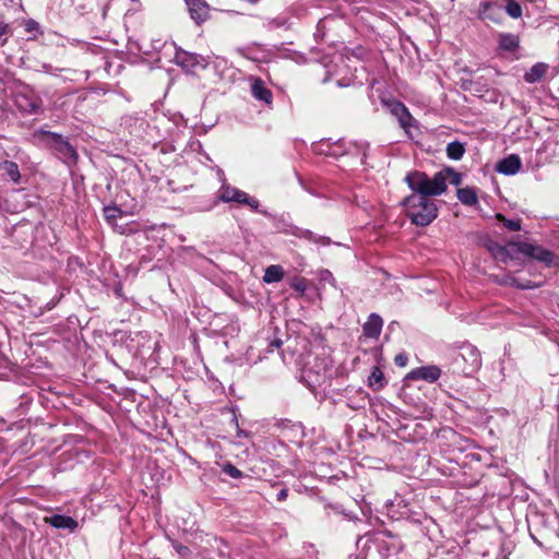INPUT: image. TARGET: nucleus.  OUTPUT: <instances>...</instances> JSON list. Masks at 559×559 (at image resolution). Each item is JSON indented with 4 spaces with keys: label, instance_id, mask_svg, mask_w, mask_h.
<instances>
[{
    "label": "nucleus",
    "instance_id": "nucleus-1",
    "mask_svg": "<svg viewBox=\"0 0 559 559\" xmlns=\"http://www.w3.org/2000/svg\"><path fill=\"white\" fill-rule=\"evenodd\" d=\"M402 205L405 207L407 217L414 225L427 226L438 215V207L431 199H424L418 194H411L406 197Z\"/></svg>",
    "mask_w": 559,
    "mask_h": 559
},
{
    "label": "nucleus",
    "instance_id": "nucleus-2",
    "mask_svg": "<svg viewBox=\"0 0 559 559\" xmlns=\"http://www.w3.org/2000/svg\"><path fill=\"white\" fill-rule=\"evenodd\" d=\"M300 378L311 391L325 385L332 378L331 360L319 356L312 360L309 358L301 369Z\"/></svg>",
    "mask_w": 559,
    "mask_h": 559
},
{
    "label": "nucleus",
    "instance_id": "nucleus-3",
    "mask_svg": "<svg viewBox=\"0 0 559 559\" xmlns=\"http://www.w3.org/2000/svg\"><path fill=\"white\" fill-rule=\"evenodd\" d=\"M217 200L224 203H238L250 207L253 212L260 213L266 217H271V213L260 206V202L254 197L249 195L247 192L227 185L225 181L222 183L217 191Z\"/></svg>",
    "mask_w": 559,
    "mask_h": 559
},
{
    "label": "nucleus",
    "instance_id": "nucleus-4",
    "mask_svg": "<svg viewBox=\"0 0 559 559\" xmlns=\"http://www.w3.org/2000/svg\"><path fill=\"white\" fill-rule=\"evenodd\" d=\"M448 177H405V181L413 190L412 194L421 195L424 199L441 195L447 190Z\"/></svg>",
    "mask_w": 559,
    "mask_h": 559
},
{
    "label": "nucleus",
    "instance_id": "nucleus-5",
    "mask_svg": "<svg viewBox=\"0 0 559 559\" xmlns=\"http://www.w3.org/2000/svg\"><path fill=\"white\" fill-rule=\"evenodd\" d=\"M43 139L63 163L68 165L76 163L78 153L67 138L56 132L44 131Z\"/></svg>",
    "mask_w": 559,
    "mask_h": 559
},
{
    "label": "nucleus",
    "instance_id": "nucleus-6",
    "mask_svg": "<svg viewBox=\"0 0 559 559\" xmlns=\"http://www.w3.org/2000/svg\"><path fill=\"white\" fill-rule=\"evenodd\" d=\"M454 365L465 376L473 374L481 366V358L478 349L471 344L463 345L454 358Z\"/></svg>",
    "mask_w": 559,
    "mask_h": 559
},
{
    "label": "nucleus",
    "instance_id": "nucleus-7",
    "mask_svg": "<svg viewBox=\"0 0 559 559\" xmlns=\"http://www.w3.org/2000/svg\"><path fill=\"white\" fill-rule=\"evenodd\" d=\"M516 251L536 261L544 263L546 266H557L559 264L558 257L550 250L526 241H519L512 245Z\"/></svg>",
    "mask_w": 559,
    "mask_h": 559
},
{
    "label": "nucleus",
    "instance_id": "nucleus-8",
    "mask_svg": "<svg viewBox=\"0 0 559 559\" xmlns=\"http://www.w3.org/2000/svg\"><path fill=\"white\" fill-rule=\"evenodd\" d=\"M381 103L399 120L400 127L407 132L415 121L408 108L394 98H382Z\"/></svg>",
    "mask_w": 559,
    "mask_h": 559
},
{
    "label": "nucleus",
    "instance_id": "nucleus-9",
    "mask_svg": "<svg viewBox=\"0 0 559 559\" xmlns=\"http://www.w3.org/2000/svg\"><path fill=\"white\" fill-rule=\"evenodd\" d=\"M103 211L106 223L110 225L115 231L121 235L133 231V228L130 226V224H119V221L122 219L126 215L120 207L117 205H107L104 206Z\"/></svg>",
    "mask_w": 559,
    "mask_h": 559
},
{
    "label": "nucleus",
    "instance_id": "nucleus-10",
    "mask_svg": "<svg viewBox=\"0 0 559 559\" xmlns=\"http://www.w3.org/2000/svg\"><path fill=\"white\" fill-rule=\"evenodd\" d=\"M15 105L24 114H37L41 107V99L32 91L20 92L15 95Z\"/></svg>",
    "mask_w": 559,
    "mask_h": 559
},
{
    "label": "nucleus",
    "instance_id": "nucleus-11",
    "mask_svg": "<svg viewBox=\"0 0 559 559\" xmlns=\"http://www.w3.org/2000/svg\"><path fill=\"white\" fill-rule=\"evenodd\" d=\"M379 548L386 556H392L401 552L404 545L399 536L389 531H384L381 533V538L379 539Z\"/></svg>",
    "mask_w": 559,
    "mask_h": 559
},
{
    "label": "nucleus",
    "instance_id": "nucleus-12",
    "mask_svg": "<svg viewBox=\"0 0 559 559\" xmlns=\"http://www.w3.org/2000/svg\"><path fill=\"white\" fill-rule=\"evenodd\" d=\"M440 376L441 369L438 366L429 365L413 369L409 372L408 378L413 380H425L427 382L433 383L440 378Z\"/></svg>",
    "mask_w": 559,
    "mask_h": 559
},
{
    "label": "nucleus",
    "instance_id": "nucleus-13",
    "mask_svg": "<svg viewBox=\"0 0 559 559\" xmlns=\"http://www.w3.org/2000/svg\"><path fill=\"white\" fill-rule=\"evenodd\" d=\"M522 167V160L519 155L510 154L509 156L499 160L496 165V170L501 175H516Z\"/></svg>",
    "mask_w": 559,
    "mask_h": 559
},
{
    "label": "nucleus",
    "instance_id": "nucleus-14",
    "mask_svg": "<svg viewBox=\"0 0 559 559\" xmlns=\"http://www.w3.org/2000/svg\"><path fill=\"white\" fill-rule=\"evenodd\" d=\"M45 522L58 530H68L69 532H74L79 523L75 519L64 514H53L51 516L45 518Z\"/></svg>",
    "mask_w": 559,
    "mask_h": 559
},
{
    "label": "nucleus",
    "instance_id": "nucleus-15",
    "mask_svg": "<svg viewBox=\"0 0 559 559\" xmlns=\"http://www.w3.org/2000/svg\"><path fill=\"white\" fill-rule=\"evenodd\" d=\"M190 16L197 24H201L209 17V5L203 0H186Z\"/></svg>",
    "mask_w": 559,
    "mask_h": 559
},
{
    "label": "nucleus",
    "instance_id": "nucleus-16",
    "mask_svg": "<svg viewBox=\"0 0 559 559\" xmlns=\"http://www.w3.org/2000/svg\"><path fill=\"white\" fill-rule=\"evenodd\" d=\"M251 94L257 100L265 105H271L273 102L271 90L265 86V83L260 78L252 79Z\"/></svg>",
    "mask_w": 559,
    "mask_h": 559
},
{
    "label": "nucleus",
    "instance_id": "nucleus-17",
    "mask_svg": "<svg viewBox=\"0 0 559 559\" xmlns=\"http://www.w3.org/2000/svg\"><path fill=\"white\" fill-rule=\"evenodd\" d=\"M382 326V318L377 313H371L362 325L364 335L369 338H378L381 334Z\"/></svg>",
    "mask_w": 559,
    "mask_h": 559
},
{
    "label": "nucleus",
    "instance_id": "nucleus-18",
    "mask_svg": "<svg viewBox=\"0 0 559 559\" xmlns=\"http://www.w3.org/2000/svg\"><path fill=\"white\" fill-rule=\"evenodd\" d=\"M174 59L178 66L191 69L200 63L201 56L177 48Z\"/></svg>",
    "mask_w": 559,
    "mask_h": 559
},
{
    "label": "nucleus",
    "instance_id": "nucleus-19",
    "mask_svg": "<svg viewBox=\"0 0 559 559\" xmlns=\"http://www.w3.org/2000/svg\"><path fill=\"white\" fill-rule=\"evenodd\" d=\"M456 197L461 203L467 206H474L478 203L477 190L475 188H457Z\"/></svg>",
    "mask_w": 559,
    "mask_h": 559
},
{
    "label": "nucleus",
    "instance_id": "nucleus-20",
    "mask_svg": "<svg viewBox=\"0 0 559 559\" xmlns=\"http://www.w3.org/2000/svg\"><path fill=\"white\" fill-rule=\"evenodd\" d=\"M548 66L546 63L537 62L528 71L525 72L524 80L527 83L539 82L546 74Z\"/></svg>",
    "mask_w": 559,
    "mask_h": 559
},
{
    "label": "nucleus",
    "instance_id": "nucleus-21",
    "mask_svg": "<svg viewBox=\"0 0 559 559\" xmlns=\"http://www.w3.org/2000/svg\"><path fill=\"white\" fill-rule=\"evenodd\" d=\"M293 235L298 238H305L309 241L321 243L323 246H326L330 243V239L325 236H317L314 233H312L309 229H304L299 227H295L293 230Z\"/></svg>",
    "mask_w": 559,
    "mask_h": 559
},
{
    "label": "nucleus",
    "instance_id": "nucleus-22",
    "mask_svg": "<svg viewBox=\"0 0 559 559\" xmlns=\"http://www.w3.org/2000/svg\"><path fill=\"white\" fill-rule=\"evenodd\" d=\"M520 46V39L514 34H500L499 36V47L502 50L513 52L515 51Z\"/></svg>",
    "mask_w": 559,
    "mask_h": 559
},
{
    "label": "nucleus",
    "instance_id": "nucleus-23",
    "mask_svg": "<svg viewBox=\"0 0 559 559\" xmlns=\"http://www.w3.org/2000/svg\"><path fill=\"white\" fill-rule=\"evenodd\" d=\"M283 277H284L283 267L281 265L273 264L265 269L264 275H263V281L269 284L277 283V282L282 281Z\"/></svg>",
    "mask_w": 559,
    "mask_h": 559
},
{
    "label": "nucleus",
    "instance_id": "nucleus-24",
    "mask_svg": "<svg viewBox=\"0 0 559 559\" xmlns=\"http://www.w3.org/2000/svg\"><path fill=\"white\" fill-rule=\"evenodd\" d=\"M369 386L374 390L382 389L385 384L384 374L379 367H373L368 378Z\"/></svg>",
    "mask_w": 559,
    "mask_h": 559
},
{
    "label": "nucleus",
    "instance_id": "nucleus-25",
    "mask_svg": "<svg viewBox=\"0 0 559 559\" xmlns=\"http://www.w3.org/2000/svg\"><path fill=\"white\" fill-rule=\"evenodd\" d=\"M156 183L160 187V189H167L170 192H181L187 189V186L180 187L175 183V180L169 179V177H155Z\"/></svg>",
    "mask_w": 559,
    "mask_h": 559
},
{
    "label": "nucleus",
    "instance_id": "nucleus-26",
    "mask_svg": "<svg viewBox=\"0 0 559 559\" xmlns=\"http://www.w3.org/2000/svg\"><path fill=\"white\" fill-rule=\"evenodd\" d=\"M465 153V148L462 143L454 141L447 145V155L454 160H459Z\"/></svg>",
    "mask_w": 559,
    "mask_h": 559
},
{
    "label": "nucleus",
    "instance_id": "nucleus-27",
    "mask_svg": "<svg viewBox=\"0 0 559 559\" xmlns=\"http://www.w3.org/2000/svg\"><path fill=\"white\" fill-rule=\"evenodd\" d=\"M493 258L497 261L506 263L508 260L512 259V255L510 253V250L508 247L496 245L490 248Z\"/></svg>",
    "mask_w": 559,
    "mask_h": 559
},
{
    "label": "nucleus",
    "instance_id": "nucleus-28",
    "mask_svg": "<svg viewBox=\"0 0 559 559\" xmlns=\"http://www.w3.org/2000/svg\"><path fill=\"white\" fill-rule=\"evenodd\" d=\"M1 175H20L17 165L11 160H4L0 163Z\"/></svg>",
    "mask_w": 559,
    "mask_h": 559
},
{
    "label": "nucleus",
    "instance_id": "nucleus-29",
    "mask_svg": "<svg viewBox=\"0 0 559 559\" xmlns=\"http://www.w3.org/2000/svg\"><path fill=\"white\" fill-rule=\"evenodd\" d=\"M506 12L511 17L519 19L522 15V8L516 1L510 0L506 5Z\"/></svg>",
    "mask_w": 559,
    "mask_h": 559
},
{
    "label": "nucleus",
    "instance_id": "nucleus-30",
    "mask_svg": "<svg viewBox=\"0 0 559 559\" xmlns=\"http://www.w3.org/2000/svg\"><path fill=\"white\" fill-rule=\"evenodd\" d=\"M497 218L503 223V226L512 231L521 230V221L520 219H509L506 218L503 215L498 214Z\"/></svg>",
    "mask_w": 559,
    "mask_h": 559
},
{
    "label": "nucleus",
    "instance_id": "nucleus-31",
    "mask_svg": "<svg viewBox=\"0 0 559 559\" xmlns=\"http://www.w3.org/2000/svg\"><path fill=\"white\" fill-rule=\"evenodd\" d=\"M318 278L321 283H329L331 286L336 287L335 277L333 276L332 272L326 269L319 271Z\"/></svg>",
    "mask_w": 559,
    "mask_h": 559
},
{
    "label": "nucleus",
    "instance_id": "nucleus-32",
    "mask_svg": "<svg viewBox=\"0 0 559 559\" xmlns=\"http://www.w3.org/2000/svg\"><path fill=\"white\" fill-rule=\"evenodd\" d=\"M329 148H331L330 156L333 157L343 156L346 153L345 143L342 141H337L334 143L330 142Z\"/></svg>",
    "mask_w": 559,
    "mask_h": 559
},
{
    "label": "nucleus",
    "instance_id": "nucleus-33",
    "mask_svg": "<svg viewBox=\"0 0 559 559\" xmlns=\"http://www.w3.org/2000/svg\"><path fill=\"white\" fill-rule=\"evenodd\" d=\"M223 472L235 479L241 478L243 476V473L231 463L224 464Z\"/></svg>",
    "mask_w": 559,
    "mask_h": 559
},
{
    "label": "nucleus",
    "instance_id": "nucleus-34",
    "mask_svg": "<svg viewBox=\"0 0 559 559\" xmlns=\"http://www.w3.org/2000/svg\"><path fill=\"white\" fill-rule=\"evenodd\" d=\"M170 542H171L173 548L176 550V552L178 554L180 559H186L187 557L190 556L191 550L189 547H187L180 543H177L176 540H170Z\"/></svg>",
    "mask_w": 559,
    "mask_h": 559
},
{
    "label": "nucleus",
    "instance_id": "nucleus-35",
    "mask_svg": "<svg viewBox=\"0 0 559 559\" xmlns=\"http://www.w3.org/2000/svg\"><path fill=\"white\" fill-rule=\"evenodd\" d=\"M495 7H497L496 3L488 2V1L481 2L479 5V16L481 19H491L489 11Z\"/></svg>",
    "mask_w": 559,
    "mask_h": 559
},
{
    "label": "nucleus",
    "instance_id": "nucleus-36",
    "mask_svg": "<svg viewBox=\"0 0 559 559\" xmlns=\"http://www.w3.org/2000/svg\"><path fill=\"white\" fill-rule=\"evenodd\" d=\"M297 178H298V182H299V185H300V186H301L306 191H308L310 194H313V195H320V193H319L317 190H314V189L312 188V186L310 185V181H311L310 179H311V177H302V176H299V177H297Z\"/></svg>",
    "mask_w": 559,
    "mask_h": 559
},
{
    "label": "nucleus",
    "instance_id": "nucleus-37",
    "mask_svg": "<svg viewBox=\"0 0 559 559\" xmlns=\"http://www.w3.org/2000/svg\"><path fill=\"white\" fill-rule=\"evenodd\" d=\"M329 146H330L329 141H322L313 147V151L318 154H323V155L330 156L331 148H329Z\"/></svg>",
    "mask_w": 559,
    "mask_h": 559
},
{
    "label": "nucleus",
    "instance_id": "nucleus-38",
    "mask_svg": "<svg viewBox=\"0 0 559 559\" xmlns=\"http://www.w3.org/2000/svg\"><path fill=\"white\" fill-rule=\"evenodd\" d=\"M24 26L27 33L39 32L40 28L39 23L33 19L25 21Z\"/></svg>",
    "mask_w": 559,
    "mask_h": 559
},
{
    "label": "nucleus",
    "instance_id": "nucleus-39",
    "mask_svg": "<svg viewBox=\"0 0 559 559\" xmlns=\"http://www.w3.org/2000/svg\"><path fill=\"white\" fill-rule=\"evenodd\" d=\"M506 284H510L512 286H515L518 288H521V289H531V288H534L533 285H530V284H522L520 283L516 278L514 277H510L508 281L504 282Z\"/></svg>",
    "mask_w": 559,
    "mask_h": 559
},
{
    "label": "nucleus",
    "instance_id": "nucleus-40",
    "mask_svg": "<svg viewBox=\"0 0 559 559\" xmlns=\"http://www.w3.org/2000/svg\"><path fill=\"white\" fill-rule=\"evenodd\" d=\"M40 67H41L43 72H45L47 74H51V75H57L58 72L61 71V69L55 68L49 63H43Z\"/></svg>",
    "mask_w": 559,
    "mask_h": 559
},
{
    "label": "nucleus",
    "instance_id": "nucleus-41",
    "mask_svg": "<svg viewBox=\"0 0 559 559\" xmlns=\"http://www.w3.org/2000/svg\"><path fill=\"white\" fill-rule=\"evenodd\" d=\"M408 358L405 354H397L394 358V362L399 367H405L407 365Z\"/></svg>",
    "mask_w": 559,
    "mask_h": 559
},
{
    "label": "nucleus",
    "instance_id": "nucleus-42",
    "mask_svg": "<svg viewBox=\"0 0 559 559\" xmlns=\"http://www.w3.org/2000/svg\"><path fill=\"white\" fill-rule=\"evenodd\" d=\"M288 497V489L287 487L283 486L278 492L276 493V500L277 501H285Z\"/></svg>",
    "mask_w": 559,
    "mask_h": 559
},
{
    "label": "nucleus",
    "instance_id": "nucleus-43",
    "mask_svg": "<svg viewBox=\"0 0 559 559\" xmlns=\"http://www.w3.org/2000/svg\"><path fill=\"white\" fill-rule=\"evenodd\" d=\"M293 288L297 292L305 293L306 290V283L305 280H299L296 283L293 284Z\"/></svg>",
    "mask_w": 559,
    "mask_h": 559
},
{
    "label": "nucleus",
    "instance_id": "nucleus-44",
    "mask_svg": "<svg viewBox=\"0 0 559 559\" xmlns=\"http://www.w3.org/2000/svg\"><path fill=\"white\" fill-rule=\"evenodd\" d=\"M282 345H283L282 340H280V338H274V340L270 343V345H269V347H270V352H273L274 349H278V348H281V346H282Z\"/></svg>",
    "mask_w": 559,
    "mask_h": 559
},
{
    "label": "nucleus",
    "instance_id": "nucleus-45",
    "mask_svg": "<svg viewBox=\"0 0 559 559\" xmlns=\"http://www.w3.org/2000/svg\"><path fill=\"white\" fill-rule=\"evenodd\" d=\"M10 34V26L4 22H0V37Z\"/></svg>",
    "mask_w": 559,
    "mask_h": 559
},
{
    "label": "nucleus",
    "instance_id": "nucleus-46",
    "mask_svg": "<svg viewBox=\"0 0 559 559\" xmlns=\"http://www.w3.org/2000/svg\"><path fill=\"white\" fill-rule=\"evenodd\" d=\"M435 175H449V176H452V175H459V174L455 173L453 169L447 168V169H443V170H440V171L436 173Z\"/></svg>",
    "mask_w": 559,
    "mask_h": 559
},
{
    "label": "nucleus",
    "instance_id": "nucleus-47",
    "mask_svg": "<svg viewBox=\"0 0 559 559\" xmlns=\"http://www.w3.org/2000/svg\"><path fill=\"white\" fill-rule=\"evenodd\" d=\"M451 183L459 187L462 183V177H451Z\"/></svg>",
    "mask_w": 559,
    "mask_h": 559
},
{
    "label": "nucleus",
    "instance_id": "nucleus-48",
    "mask_svg": "<svg viewBox=\"0 0 559 559\" xmlns=\"http://www.w3.org/2000/svg\"><path fill=\"white\" fill-rule=\"evenodd\" d=\"M393 506H394V502H393V501H391V502H389V503H386V504H385V507H386V509H388V512H391L390 508H392ZM389 514H390V516H391L392 519H395V515H394V514H391V513H389Z\"/></svg>",
    "mask_w": 559,
    "mask_h": 559
},
{
    "label": "nucleus",
    "instance_id": "nucleus-49",
    "mask_svg": "<svg viewBox=\"0 0 559 559\" xmlns=\"http://www.w3.org/2000/svg\"><path fill=\"white\" fill-rule=\"evenodd\" d=\"M407 175L418 176V175H425V174L424 173H418V171H409Z\"/></svg>",
    "mask_w": 559,
    "mask_h": 559
},
{
    "label": "nucleus",
    "instance_id": "nucleus-50",
    "mask_svg": "<svg viewBox=\"0 0 559 559\" xmlns=\"http://www.w3.org/2000/svg\"><path fill=\"white\" fill-rule=\"evenodd\" d=\"M21 178H22V177H20V176L12 177L13 181H14V182H16V183H19V182H20V179H21Z\"/></svg>",
    "mask_w": 559,
    "mask_h": 559
},
{
    "label": "nucleus",
    "instance_id": "nucleus-51",
    "mask_svg": "<svg viewBox=\"0 0 559 559\" xmlns=\"http://www.w3.org/2000/svg\"><path fill=\"white\" fill-rule=\"evenodd\" d=\"M554 558H555V559H559V552H555V554H554Z\"/></svg>",
    "mask_w": 559,
    "mask_h": 559
}]
</instances>
